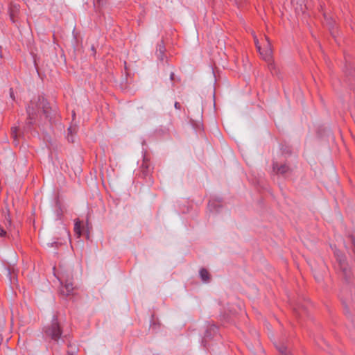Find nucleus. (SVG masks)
<instances>
[{"label": "nucleus", "mask_w": 355, "mask_h": 355, "mask_svg": "<svg viewBox=\"0 0 355 355\" xmlns=\"http://www.w3.org/2000/svg\"><path fill=\"white\" fill-rule=\"evenodd\" d=\"M58 278L60 282V293L63 296L73 295L75 287L71 282V274L67 271H62Z\"/></svg>", "instance_id": "nucleus-1"}, {"label": "nucleus", "mask_w": 355, "mask_h": 355, "mask_svg": "<svg viewBox=\"0 0 355 355\" xmlns=\"http://www.w3.org/2000/svg\"><path fill=\"white\" fill-rule=\"evenodd\" d=\"M334 254L337 261L338 268L340 270V275L348 281L352 277L351 268L349 266L345 256L339 250L335 249Z\"/></svg>", "instance_id": "nucleus-2"}, {"label": "nucleus", "mask_w": 355, "mask_h": 355, "mask_svg": "<svg viewBox=\"0 0 355 355\" xmlns=\"http://www.w3.org/2000/svg\"><path fill=\"white\" fill-rule=\"evenodd\" d=\"M254 43L256 45V47L259 52L260 55H261L262 58L266 61H270L272 58V48H271V44L268 40V37L266 36V44L263 49H262L259 45V40L257 39V37L256 35L252 33Z\"/></svg>", "instance_id": "nucleus-3"}, {"label": "nucleus", "mask_w": 355, "mask_h": 355, "mask_svg": "<svg viewBox=\"0 0 355 355\" xmlns=\"http://www.w3.org/2000/svg\"><path fill=\"white\" fill-rule=\"evenodd\" d=\"M46 334L53 340L58 341L61 336V330L57 318H54L49 327L46 329Z\"/></svg>", "instance_id": "nucleus-4"}, {"label": "nucleus", "mask_w": 355, "mask_h": 355, "mask_svg": "<svg viewBox=\"0 0 355 355\" xmlns=\"http://www.w3.org/2000/svg\"><path fill=\"white\" fill-rule=\"evenodd\" d=\"M291 3L298 14L304 13L307 8L306 0H291Z\"/></svg>", "instance_id": "nucleus-5"}, {"label": "nucleus", "mask_w": 355, "mask_h": 355, "mask_svg": "<svg viewBox=\"0 0 355 355\" xmlns=\"http://www.w3.org/2000/svg\"><path fill=\"white\" fill-rule=\"evenodd\" d=\"M37 107V110H42L43 112L46 115V116L49 114V103L46 101L44 97L38 98V103L36 104Z\"/></svg>", "instance_id": "nucleus-6"}, {"label": "nucleus", "mask_w": 355, "mask_h": 355, "mask_svg": "<svg viewBox=\"0 0 355 355\" xmlns=\"http://www.w3.org/2000/svg\"><path fill=\"white\" fill-rule=\"evenodd\" d=\"M34 104H35V103L31 102V105H28V107L27 108V112H28V123L29 124L33 123V119L34 118V115L35 114Z\"/></svg>", "instance_id": "nucleus-7"}, {"label": "nucleus", "mask_w": 355, "mask_h": 355, "mask_svg": "<svg viewBox=\"0 0 355 355\" xmlns=\"http://www.w3.org/2000/svg\"><path fill=\"white\" fill-rule=\"evenodd\" d=\"M141 168L142 173L145 175H147L148 173H150V172L152 170V167H151L150 164L145 159H144V162H143V163L141 164Z\"/></svg>", "instance_id": "nucleus-8"}, {"label": "nucleus", "mask_w": 355, "mask_h": 355, "mask_svg": "<svg viewBox=\"0 0 355 355\" xmlns=\"http://www.w3.org/2000/svg\"><path fill=\"white\" fill-rule=\"evenodd\" d=\"M165 48L163 44H159L157 49V55L158 58L161 60H164V55Z\"/></svg>", "instance_id": "nucleus-9"}, {"label": "nucleus", "mask_w": 355, "mask_h": 355, "mask_svg": "<svg viewBox=\"0 0 355 355\" xmlns=\"http://www.w3.org/2000/svg\"><path fill=\"white\" fill-rule=\"evenodd\" d=\"M200 276L204 282H207L209 280V272L205 268L200 269Z\"/></svg>", "instance_id": "nucleus-10"}, {"label": "nucleus", "mask_w": 355, "mask_h": 355, "mask_svg": "<svg viewBox=\"0 0 355 355\" xmlns=\"http://www.w3.org/2000/svg\"><path fill=\"white\" fill-rule=\"evenodd\" d=\"M277 349L281 355H293L290 351L288 350L287 347H286L284 345L277 346Z\"/></svg>", "instance_id": "nucleus-11"}, {"label": "nucleus", "mask_w": 355, "mask_h": 355, "mask_svg": "<svg viewBox=\"0 0 355 355\" xmlns=\"http://www.w3.org/2000/svg\"><path fill=\"white\" fill-rule=\"evenodd\" d=\"M74 232L78 237H80L82 234L81 232V223L79 220L76 221L74 225Z\"/></svg>", "instance_id": "nucleus-12"}, {"label": "nucleus", "mask_w": 355, "mask_h": 355, "mask_svg": "<svg viewBox=\"0 0 355 355\" xmlns=\"http://www.w3.org/2000/svg\"><path fill=\"white\" fill-rule=\"evenodd\" d=\"M276 170H277V171L278 173L284 174V173H287L288 171L289 168L286 165H282V166L278 167Z\"/></svg>", "instance_id": "nucleus-13"}, {"label": "nucleus", "mask_w": 355, "mask_h": 355, "mask_svg": "<svg viewBox=\"0 0 355 355\" xmlns=\"http://www.w3.org/2000/svg\"><path fill=\"white\" fill-rule=\"evenodd\" d=\"M17 128H12V136L14 139L15 145H16V146H17L19 144L17 141Z\"/></svg>", "instance_id": "nucleus-14"}, {"label": "nucleus", "mask_w": 355, "mask_h": 355, "mask_svg": "<svg viewBox=\"0 0 355 355\" xmlns=\"http://www.w3.org/2000/svg\"><path fill=\"white\" fill-rule=\"evenodd\" d=\"M7 234L6 231L0 227V236L4 237Z\"/></svg>", "instance_id": "nucleus-15"}, {"label": "nucleus", "mask_w": 355, "mask_h": 355, "mask_svg": "<svg viewBox=\"0 0 355 355\" xmlns=\"http://www.w3.org/2000/svg\"><path fill=\"white\" fill-rule=\"evenodd\" d=\"M175 107L176 109H180V103H178V102H176V103H175Z\"/></svg>", "instance_id": "nucleus-16"}, {"label": "nucleus", "mask_w": 355, "mask_h": 355, "mask_svg": "<svg viewBox=\"0 0 355 355\" xmlns=\"http://www.w3.org/2000/svg\"><path fill=\"white\" fill-rule=\"evenodd\" d=\"M73 130H75V129H74V128H73L71 126V127H69V128H68V132H69V133H70V134H71V133H72V131H73Z\"/></svg>", "instance_id": "nucleus-17"}, {"label": "nucleus", "mask_w": 355, "mask_h": 355, "mask_svg": "<svg viewBox=\"0 0 355 355\" xmlns=\"http://www.w3.org/2000/svg\"><path fill=\"white\" fill-rule=\"evenodd\" d=\"M7 221H8V224H6V225H7V226H8V225L10 226V225H11V221H10V220L9 218H7Z\"/></svg>", "instance_id": "nucleus-18"}, {"label": "nucleus", "mask_w": 355, "mask_h": 355, "mask_svg": "<svg viewBox=\"0 0 355 355\" xmlns=\"http://www.w3.org/2000/svg\"><path fill=\"white\" fill-rule=\"evenodd\" d=\"M173 76H174V73H171V76H170L171 80H173Z\"/></svg>", "instance_id": "nucleus-19"}, {"label": "nucleus", "mask_w": 355, "mask_h": 355, "mask_svg": "<svg viewBox=\"0 0 355 355\" xmlns=\"http://www.w3.org/2000/svg\"><path fill=\"white\" fill-rule=\"evenodd\" d=\"M10 18H11V19L12 20V21L14 22L15 21H14V19H13L12 15H10Z\"/></svg>", "instance_id": "nucleus-20"}, {"label": "nucleus", "mask_w": 355, "mask_h": 355, "mask_svg": "<svg viewBox=\"0 0 355 355\" xmlns=\"http://www.w3.org/2000/svg\"><path fill=\"white\" fill-rule=\"evenodd\" d=\"M7 274H8V275H10V270H7Z\"/></svg>", "instance_id": "nucleus-21"}, {"label": "nucleus", "mask_w": 355, "mask_h": 355, "mask_svg": "<svg viewBox=\"0 0 355 355\" xmlns=\"http://www.w3.org/2000/svg\"><path fill=\"white\" fill-rule=\"evenodd\" d=\"M64 231H65V233L68 235V232H67V231L65 229H64Z\"/></svg>", "instance_id": "nucleus-22"}]
</instances>
